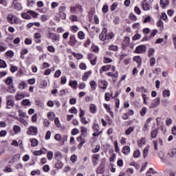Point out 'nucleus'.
<instances>
[{
    "instance_id": "nucleus-55",
    "label": "nucleus",
    "mask_w": 176,
    "mask_h": 176,
    "mask_svg": "<svg viewBox=\"0 0 176 176\" xmlns=\"http://www.w3.org/2000/svg\"><path fill=\"white\" fill-rule=\"evenodd\" d=\"M78 36L79 39H85V33H83V32H79Z\"/></svg>"
},
{
    "instance_id": "nucleus-43",
    "label": "nucleus",
    "mask_w": 176,
    "mask_h": 176,
    "mask_svg": "<svg viewBox=\"0 0 176 176\" xmlns=\"http://www.w3.org/2000/svg\"><path fill=\"white\" fill-rule=\"evenodd\" d=\"M130 44V38L128 36L124 37V39L123 41V45H129Z\"/></svg>"
},
{
    "instance_id": "nucleus-3",
    "label": "nucleus",
    "mask_w": 176,
    "mask_h": 176,
    "mask_svg": "<svg viewBox=\"0 0 176 176\" xmlns=\"http://www.w3.org/2000/svg\"><path fill=\"white\" fill-rule=\"evenodd\" d=\"M146 52V45H139L135 48V52L138 53V54L145 53Z\"/></svg>"
},
{
    "instance_id": "nucleus-34",
    "label": "nucleus",
    "mask_w": 176,
    "mask_h": 176,
    "mask_svg": "<svg viewBox=\"0 0 176 176\" xmlns=\"http://www.w3.org/2000/svg\"><path fill=\"white\" fill-rule=\"evenodd\" d=\"M157 27L160 28L161 30H164V27L163 25V21L162 20H159L157 23Z\"/></svg>"
},
{
    "instance_id": "nucleus-48",
    "label": "nucleus",
    "mask_w": 176,
    "mask_h": 176,
    "mask_svg": "<svg viewBox=\"0 0 176 176\" xmlns=\"http://www.w3.org/2000/svg\"><path fill=\"white\" fill-rule=\"evenodd\" d=\"M21 104H23V105H30L31 102H30V100L24 99L22 100Z\"/></svg>"
},
{
    "instance_id": "nucleus-51",
    "label": "nucleus",
    "mask_w": 176,
    "mask_h": 176,
    "mask_svg": "<svg viewBox=\"0 0 176 176\" xmlns=\"http://www.w3.org/2000/svg\"><path fill=\"white\" fill-rule=\"evenodd\" d=\"M69 112H70V113L76 114V113H78V109H76V108L73 107L69 109Z\"/></svg>"
},
{
    "instance_id": "nucleus-4",
    "label": "nucleus",
    "mask_w": 176,
    "mask_h": 176,
    "mask_svg": "<svg viewBox=\"0 0 176 176\" xmlns=\"http://www.w3.org/2000/svg\"><path fill=\"white\" fill-rule=\"evenodd\" d=\"M28 135H38V128L36 126H30L29 131L27 132Z\"/></svg>"
},
{
    "instance_id": "nucleus-14",
    "label": "nucleus",
    "mask_w": 176,
    "mask_h": 176,
    "mask_svg": "<svg viewBox=\"0 0 176 176\" xmlns=\"http://www.w3.org/2000/svg\"><path fill=\"white\" fill-rule=\"evenodd\" d=\"M158 156L161 159L162 162H163V163H166V162H167V157H166L163 151L159 153Z\"/></svg>"
},
{
    "instance_id": "nucleus-37",
    "label": "nucleus",
    "mask_w": 176,
    "mask_h": 176,
    "mask_svg": "<svg viewBox=\"0 0 176 176\" xmlns=\"http://www.w3.org/2000/svg\"><path fill=\"white\" fill-rule=\"evenodd\" d=\"M100 148L101 147L100 146V145H96V147L92 150V153H97L100 152Z\"/></svg>"
},
{
    "instance_id": "nucleus-50",
    "label": "nucleus",
    "mask_w": 176,
    "mask_h": 176,
    "mask_svg": "<svg viewBox=\"0 0 176 176\" xmlns=\"http://www.w3.org/2000/svg\"><path fill=\"white\" fill-rule=\"evenodd\" d=\"M54 123L56 127H61V124H60V120H58V118H55Z\"/></svg>"
},
{
    "instance_id": "nucleus-52",
    "label": "nucleus",
    "mask_w": 176,
    "mask_h": 176,
    "mask_svg": "<svg viewBox=\"0 0 176 176\" xmlns=\"http://www.w3.org/2000/svg\"><path fill=\"white\" fill-rule=\"evenodd\" d=\"M155 64H156V59L155 58H151L150 59V66L153 67Z\"/></svg>"
},
{
    "instance_id": "nucleus-27",
    "label": "nucleus",
    "mask_w": 176,
    "mask_h": 176,
    "mask_svg": "<svg viewBox=\"0 0 176 176\" xmlns=\"http://www.w3.org/2000/svg\"><path fill=\"white\" fill-rule=\"evenodd\" d=\"M134 131V128L133 126L129 127L126 131H125V134L126 135H130L131 133Z\"/></svg>"
},
{
    "instance_id": "nucleus-32",
    "label": "nucleus",
    "mask_w": 176,
    "mask_h": 176,
    "mask_svg": "<svg viewBox=\"0 0 176 176\" xmlns=\"http://www.w3.org/2000/svg\"><path fill=\"white\" fill-rule=\"evenodd\" d=\"M109 50H112L113 52H118L119 47L117 45H111L109 47Z\"/></svg>"
},
{
    "instance_id": "nucleus-2",
    "label": "nucleus",
    "mask_w": 176,
    "mask_h": 176,
    "mask_svg": "<svg viewBox=\"0 0 176 176\" xmlns=\"http://www.w3.org/2000/svg\"><path fill=\"white\" fill-rule=\"evenodd\" d=\"M47 38H49V39H52L54 43L60 41V36H57L56 34L52 32L48 33Z\"/></svg>"
},
{
    "instance_id": "nucleus-49",
    "label": "nucleus",
    "mask_w": 176,
    "mask_h": 176,
    "mask_svg": "<svg viewBox=\"0 0 176 176\" xmlns=\"http://www.w3.org/2000/svg\"><path fill=\"white\" fill-rule=\"evenodd\" d=\"M28 13H29L30 16H32V17H36V16H38V13L32 10L28 11Z\"/></svg>"
},
{
    "instance_id": "nucleus-33",
    "label": "nucleus",
    "mask_w": 176,
    "mask_h": 176,
    "mask_svg": "<svg viewBox=\"0 0 176 176\" xmlns=\"http://www.w3.org/2000/svg\"><path fill=\"white\" fill-rule=\"evenodd\" d=\"M31 146H38V140L36 139H31Z\"/></svg>"
},
{
    "instance_id": "nucleus-17",
    "label": "nucleus",
    "mask_w": 176,
    "mask_h": 176,
    "mask_svg": "<svg viewBox=\"0 0 176 176\" xmlns=\"http://www.w3.org/2000/svg\"><path fill=\"white\" fill-rule=\"evenodd\" d=\"M24 97H25V94H19V93H16V94L15 96V100L16 101H20V100H23V98H24Z\"/></svg>"
},
{
    "instance_id": "nucleus-7",
    "label": "nucleus",
    "mask_w": 176,
    "mask_h": 176,
    "mask_svg": "<svg viewBox=\"0 0 176 176\" xmlns=\"http://www.w3.org/2000/svg\"><path fill=\"white\" fill-rule=\"evenodd\" d=\"M6 83L12 89V93H16V89H14V85H13V79L11 77L7 78Z\"/></svg>"
},
{
    "instance_id": "nucleus-12",
    "label": "nucleus",
    "mask_w": 176,
    "mask_h": 176,
    "mask_svg": "<svg viewBox=\"0 0 176 176\" xmlns=\"http://www.w3.org/2000/svg\"><path fill=\"white\" fill-rule=\"evenodd\" d=\"M63 157V154L60 151H56L54 153V159L57 160V162H60L61 158Z\"/></svg>"
},
{
    "instance_id": "nucleus-39",
    "label": "nucleus",
    "mask_w": 176,
    "mask_h": 176,
    "mask_svg": "<svg viewBox=\"0 0 176 176\" xmlns=\"http://www.w3.org/2000/svg\"><path fill=\"white\" fill-rule=\"evenodd\" d=\"M6 62L2 59H0V68H6Z\"/></svg>"
},
{
    "instance_id": "nucleus-45",
    "label": "nucleus",
    "mask_w": 176,
    "mask_h": 176,
    "mask_svg": "<svg viewBox=\"0 0 176 176\" xmlns=\"http://www.w3.org/2000/svg\"><path fill=\"white\" fill-rule=\"evenodd\" d=\"M140 116H145V113H146V107H142V111H140Z\"/></svg>"
},
{
    "instance_id": "nucleus-38",
    "label": "nucleus",
    "mask_w": 176,
    "mask_h": 176,
    "mask_svg": "<svg viewBox=\"0 0 176 176\" xmlns=\"http://www.w3.org/2000/svg\"><path fill=\"white\" fill-rule=\"evenodd\" d=\"M81 134L82 135H86L87 134V128L85 126L81 127Z\"/></svg>"
},
{
    "instance_id": "nucleus-59",
    "label": "nucleus",
    "mask_w": 176,
    "mask_h": 176,
    "mask_svg": "<svg viewBox=\"0 0 176 176\" xmlns=\"http://www.w3.org/2000/svg\"><path fill=\"white\" fill-rule=\"evenodd\" d=\"M76 134H79V129H74L72 131V135H76Z\"/></svg>"
},
{
    "instance_id": "nucleus-54",
    "label": "nucleus",
    "mask_w": 176,
    "mask_h": 176,
    "mask_svg": "<svg viewBox=\"0 0 176 176\" xmlns=\"http://www.w3.org/2000/svg\"><path fill=\"white\" fill-rule=\"evenodd\" d=\"M153 54H155V49L150 48L148 50V56L151 57V56H153Z\"/></svg>"
},
{
    "instance_id": "nucleus-57",
    "label": "nucleus",
    "mask_w": 176,
    "mask_h": 176,
    "mask_svg": "<svg viewBox=\"0 0 176 176\" xmlns=\"http://www.w3.org/2000/svg\"><path fill=\"white\" fill-rule=\"evenodd\" d=\"M129 17H130L131 20H133V21H137V16L133 13H131L129 14Z\"/></svg>"
},
{
    "instance_id": "nucleus-25",
    "label": "nucleus",
    "mask_w": 176,
    "mask_h": 176,
    "mask_svg": "<svg viewBox=\"0 0 176 176\" xmlns=\"http://www.w3.org/2000/svg\"><path fill=\"white\" fill-rule=\"evenodd\" d=\"M69 39V43L71 46H74L75 43H76V39H75V36H70Z\"/></svg>"
},
{
    "instance_id": "nucleus-26",
    "label": "nucleus",
    "mask_w": 176,
    "mask_h": 176,
    "mask_svg": "<svg viewBox=\"0 0 176 176\" xmlns=\"http://www.w3.org/2000/svg\"><path fill=\"white\" fill-rule=\"evenodd\" d=\"M27 86H28V85L23 81L19 84V89H20L21 90H24V89H25Z\"/></svg>"
},
{
    "instance_id": "nucleus-16",
    "label": "nucleus",
    "mask_w": 176,
    "mask_h": 176,
    "mask_svg": "<svg viewBox=\"0 0 176 176\" xmlns=\"http://www.w3.org/2000/svg\"><path fill=\"white\" fill-rule=\"evenodd\" d=\"M89 111L91 113H96L97 112V106L94 104H91L89 105Z\"/></svg>"
},
{
    "instance_id": "nucleus-40",
    "label": "nucleus",
    "mask_w": 176,
    "mask_h": 176,
    "mask_svg": "<svg viewBox=\"0 0 176 176\" xmlns=\"http://www.w3.org/2000/svg\"><path fill=\"white\" fill-rule=\"evenodd\" d=\"M6 56H8V57H13V56H14V52H13V51L12 50H9L8 52H6Z\"/></svg>"
},
{
    "instance_id": "nucleus-13",
    "label": "nucleus",
    "mask_w": 176,
    "mask_h": 176,
    "mask_svg": "<svg viewBox=\"0 0 176 176\" xmlns=\"http://www.w3.org/2000/svg\"><path fill=\"white\" fill-rule=\"evenodd\" d=\"M142 6L143 8V10L146 11V10H151V9H152V6H151V4L146 2H143Z\"/></svg>"
},
{
    "instance_id": "nucleus-31",
    "label": "nucleus",
    "mask_w": 176,
    "mask_h": 176,
    "mask_svg": "<svg viewBox=\"0 0 176 176\" xmlns=\"http://www.w3.org/2000/svg\"><path fill=\"white\" fill-rule=\"evenodd\" d=\"M69 86H71V87H72L73 89H76V87H78V81H70Z\"/></svg>"
},
{
    "instance_id": "nucleus-21",
    "label": "nucleus",
    "mask_w": 176,
    "mask_h": 176,
    "mask_svg": "<svg viewBox=\"0 0 176 176\" xmlns=\"http://www.w3.org/2000/svg\"><path fill=\"white\" fill-rule=\"evenodd\" d=\"M34 39H35L36 43H41V34L36 33L34 34Z\"/></svg>"
},
{
    "instance_id": "nucleus-53",
    "label": "nucleus",
    "mask_w": 176,
    "mask_h": 176,
    "mask_svg": "<svg viewBox=\"0 0 176 176\" xmlns=\"http://www.w3.org/2000/svg\"><path fill=\"white\" fill-rule=\"evenodd\" d=\"M41 175V170H36L31 172V175Z\"/></svg>"
},
{
    "instance_id": "nucleus-46",
    "label": "nucleus",
    "mask_w": 176,
    "mask_h": 176,
    "mask_svg": "<svg viewBox=\"0 0 176 176\" xmlns=\"http://www.w3.org/2000/svg\"><path fill=\"white\" fill-rule=\"evenodd\" d=\"M13 130L15 133H20V131H21V129L20 128V126L17 125H14L13 127Z\"/></svg>"
},
{
    "instance_id": "nucleus-58",
    "label": "nucleus",
    "mask_w": 176,
    "mask_h": 176,
    "mask_svg": "<svg viewBox=\"0 0 176 176\" xmlns=\"http://www.w3.org/2000/svg\"><path fill=\"white\" fill-rule=\"evenodd\" d=\"M51 135H52V132H50V131H47L45 137V140H50Z\"/></svg>"
},
{
    "instance_id": "nucleus-11",
    "label": "nucleus",
    "mask_w": 176,
    "mask_h": 176,
    "mask_svg": "<svg viewBox=\"0 0 176 176\" xmlns=\"http://www.w3.org/2000/svg\"><path fill=\"white\" fill-rule=\"evenodd\" d=\"M99 157H100V155L98 154H95L93 155L92 162H93L94 166H97V164H98Z\"/></svg>"
},
{
    "instance_id": "nucleus-9",
    "label": "nucleus",
    "mask_w": 176,
    "mask_h": 176,
    "mask_svg": "<svg viewBox=\"0 0 176 176\" xmlns=\"http://www.w3.org/2000/svg\"><path fill=\"white\" fill-rule=\"evenodd\" d=\"M99 86H100L101 89L105 90L108 86V81L99 80Z\"/></svg>"
},
{
    "instance_id": "nucleus-62",
    "label": "nucleus",
    "mask_w": 176,
    "mask_h": 176,
    "mask_svg": "<svg viewBox=\"0 0 176 176\" xmlns=\"http://www.w3.org/2000/svg\"><path fill=\"white\" fill-rule=\"evenodd\" d=\"M19 116H23V118H27V113L23 112L22 110L19 111Z\"/></svg>"
},
{
    "instance_id": "nucleus-30",
    "label": "nucleus",
    "mask_w": 176,
    "mask_h": 176,
    "mask_svg": "<svg viewBox=\"0 0 176 176\" xmlns=\"http://www.w3.org/2000/svg\"><path fill=\"white\" fill-rule=\"evenodd\" d=\"M168 156L170 157H174L176 156V148H173L170 152L168 153Z\"/></svg>"
},
{
    "instance_id": "nucleus-15",
    "label": "nucleus",
    "mask_w": 176,
    "mask_h": 176,
    "mask_svg": "<svg viewBox=\"0 0 176 176\" xmlns=\"http://www.w3.org/2000/svg\"><path fill=\"white\" fill-rule=\"evenodd\" d=\"M111 69V65H107L102 66L101 69H100V74H102V72H106V71H109Z\"/></svg>"
},
{
    "instance_id": "nucleus-44",
    "label": "nucleus",
    "mask_w": 176,
    "mask_h": 176,
    "mask_svg": "<svg viewBox=\"0 0 176 176\" xmlns=\"http://www.w3.org/2000/svg\"><path fill=\"white\" fill-rule=\"evenodd\" d=\"M94 131H100V126H98V124H94L92 126Z\"/></svg>"
},
{
    "instance_id": "nucleus-56",
    "label": "nucleus",
    "mask_w": 176,
    "mask_h": 176,
    "mask_svg": "<svg viewBox=\"0 0 176 176\" xmlns=\"http://www.w3.org/2000/svg\"><path fill=\"white\" fill-rule=\"evenodd\" d=\"M132 39L133 41H138V39H141V35L140 34H137L133 36Z\"/></svg>"
},
{
    "instance_id": "nucleus-22",
    "label": "nucleus",
    "mask_w": 176,
    "mask_h": 176,
    "mask_svg": "<svg viewBox=\"0 0 176 176\" xmlns=\"http://www.w3.org/2000/svg\"><path fill=\"white\" fill-rule=\"evenodd\" d=\"M77 141L80 142V148H82V146H83V145L86 143V141H85L82 136H79L78 138H77Z\"/></svg>"
},
{
    "instance_id": "nucleus-60",
    "label": "nucleus",
    "mask_w": 176,
    "mask_h": 176,
    "mask_svg": "<svg viewBox=\"0 0 176 176\" xmlns=\"http://www.w3.org/2000/svg\"><path fill=\"white\" fill-rule=\"evenodd\" d=\"M104 63H105L106 64H108L109 63H112V59H111L108 57L104 56Z\"/></svg>"
},
{
    "instance_id": "nucleus-8",
    "label": "nucleus",
    "mask_w": 176,
    "mask_h": 176,
    "mask_svg": "<svg viewBox=\"0 0 176 176\" xmlns=\"http://www.w3.org/2000/svg\"><path fill=\"white\" fill-rule=\"evenodd\" d=\"M160 3L161 5V8L162 9H166L168 5H170V1L169 0H160Z\"/></svg>"
},
{
    "instance_id": "nucleus-19",
    "label": "nucleus",
    "mask_w": 176,
    "mask_h": 176,
    "mask_svg": "<svg viewBox=\"0 0 176 176\" xmlns=\"http://www.w3.org/2000/svg\"><path fill=\"white\" fill-rule=\"evenodd\" d=\"M21 17L23 19H25L26 20H30L31 19V15L30 13H28V11L27 12H23L21 14Z\"/></svg>"
},
{
    "instance_id": "nucleus-41",
    "label": "nucleus",
    "mask_w": 176,
    "mask_h": 176,
    "mask_svg": "<svg viewBox=\"0 0 176 176\" xmlns=\"http://www.w3.org/2000/svg\"><path fill=\"white\" fill-rule=\"evenodd\" d=\"M148 147L144 148L143 151V157L144 159H146V157H148Z\"/></svg>"
},
{
    "instance_id": "nucleus-6",
    "label": "nucleus",
    "mask_w": 176,
    "mask_h": 176,
    "mask_svg": "<svg viewBox=\"0 0 176 176\" xmlns=\"http://www.w3.org/2000/svg\"><path fill=\"white\" fill-rule=\"evenodd\" d=\"M7 20L10 24H17V17L13 14H9L7 16Z\"/></svg>"
},
{
    "instance_id": "nucleus-47",
    "label": "nucleus",
    "mask_w": 176,
    "mask_h": 176,
    "mask_svg": "<svg viewBox=\"0 0 176 176\" xmlns=\"http://www.w3.org/2000/svg\"><path fill=\"white\" fill-rule=\"evenodd\" d=\"M136 91H140L141 93H146V89L144 87H138Z\"/></svg>"
},
{
    "instance_id": "nucleus-36",
    "label": "nucleus",
    "mask_w": 176,
    "mask_h": 176,
    "mask_svg": "<svg viewBox=\"0 0 176 176\" xmlns=\"http://www.w3.org/2000/svg\"><path fill=\"white\" fill-rule=\"evenodd\" d=\"M63 162L60 161H58L55 164L56 168H58V169L63 168Z\"/></svg>"
},
{
    "instance_id": "nucleus-28",
    "label": "nucleus",
    "mask_w": 176,
    "mask_h": 176,
    "mask_svg": "<svg viewBox=\"0 0 176 176\" xmlns=\"http://www.w3.org/2000/svg\"><path fill=\"white\" fill-rule=\"evenodd\" d=\"M89 85L91 86V90H96V89H97V82H96V81H91Z\"/></svg>"
},
{
    "instance_id": "nucleus-29",
    "label": "nucleus",
    "mask_w": 176,
    "mask_h": 176,
    "mask_svg": "<svg viewBox=\"0 0 176 176\" xmlns=\"http://www.w3.org/2000/svg\"><path fill=\"white\" fill-rule=\"evenodd\" d=\"M141 156V151L140 150H136L133 153V157L135 159H138Z\"/></svg>"
},
{
    "instance_id": "nucleus-42",
    "label": "nucleus",
    "mask_w": 176,
    "mask_h": 176,
    "mask_svg": "<svg viewBox=\"0 0 176 176\" xmlns=\"http://www.w3.org/2000/svg\"><path fill=\"white\" fill-rule=\"evenodd\" d=\"M47 158L48 159V160H52V159H53V151L47 152Z\"/></svg>"
},
{
    "instance_id": "nucleus-5",
    "label": "nucleus",
    "mask_w": 176,
    "mask_h": 176,
    "mask_svg": "<svg viewBox=\"0 0 176 176\" xmlns=\"http://www.w3.org/2000/svg\"><path fill=\"white\" fill-rule=\"evenodd\" d=\"M159 105H160V98H157L150 104L149 108L151 109H155V108H157V107H159Z\"/></svg>"
},
{
    "instance_id": "nucleus-10",
    "label": "nucleus",
    "mask_w": 176,
    "mask_h": 176,
    "mask_svg": "<svg viewBox=\"0 0 176 176\" xmlns=\"http://www.w3.org/2000/svg\"><path fill=\"white\" fill-rule=\"evenodd\" d=\"M100 41H105L107 39V28L103 29L102 32L99 35Z\"/></svg>"
},
{
    "instance_id": "nucleus-35",
    "label": "nucleus",
    "mask_w": 176,
    "mask_h": 176,
    "mask_svg": "<svg viewBox=\"0 0 176 176\" xmlns=\"http://www.w3.org/2000/svg\"><path fill=\"white\" fill-rule=\"evenodd\" d=\"M162 96L164 97H170V90L165 89L162 92Z\"/></svg>"
},
{
    "instance_id": "nucleus-1",
    "label": "nucleus",
    "mask_w": 176,
    "mask_h": 176,
    "mask_svg": "<svg viewBox=\"0 0 176 176\" xmlns=\"http://www.w3.org/2000/svg\"><path fill=\"white\" fill-rule=\"evenodd\" d=\"M12 98H13V96H8L6 97V100H7L6 105H7L8 109H10L13 108V107L14 106V101H13Z\"/></svg>"
},
{
    "instance_id": "nucleus-24",
    "label": "nucleus",
    "mask_w": 176,
    "mask_h": 176,
    "mask_svg": "<svg viewBox=\"0 0 176 176\" xmlns=\"http://www.w3.org/2000/svg\"><path fill=\"white\" fill-rule=\"evenodd\" d=\"M158 131H159V129H157L153 130L151 133V138H156V137H157Z\"/></svg>"
},
{
    "instance_id": "nucleus-64",
    "label": "nucleus",
    "mask_w": 176,
    "mask_h": 176,
    "mask_svg": "<svg viewBox=\"0 0 176 176\" xmlns=\"http://www.w3.org/2000/svg\"><path fill=\"white\" fill-rule=\"evenodd\" d=\"M54 138L56 141H61L62 140L61 135L60 134H56Z\"/></svg>"
},
{
    "instance_id": "nucleus-63",
    "label": "nucleus",
    "mask_w": 176,
    "mask_h": 176,
    "mask_svg": "<svg viewBox=\"0 0 176 176\" xmlns=\"http://www.w3.org/2000/svg\"><path fill=\"white\" fill-rule=\"evenodd\" d=\"M61 75V70H57L54 74L55 78H60V76Z\"/></svg>"
},
{
    "instance_id": "nucleus-18",
    "label": "nucleus",
    "mask_w": 176,
    "mask_h": 176,
    "mask_svg": "<svg viewBox=\"0 0 176 176\" xmlns=\"http://www.w3.org/2000/svg\"><path fill=\"white\" fill-rule=\"evenodd\" d=\"M146 141L145 140V138H142L141 140L138 141V146L139 148L142 147V145H145Z\"/></svg>"
},
{
    "instance_id": "nucleus-20",
    "label": "nucleus",
    "mask_w": 176,
    "mask_h": 176,
    "mask_svg": "<svg viewBox=\"0 0 176 176\" xmlns=\"http://www.w3.org/2000/svg\"><path fill=\"white\" fill-rule=\"evenodd\" d=\"M133 61L138 63V67H140V65H141V63H142V59L141 58V56H137L133 57Z\"/></svg>"
},
{
    "instance_id": "nucleus-61",
    "label": "nucleus",
    "mask_w": 176,
    "mask_h": 176,
    "mask_svg": "<svg viewBox=\"0 0 176 176\" xmlns=\"http://www.w3.org/2000/svg\"><path fill=\"white\" fill-rule=\"evenodd\" d=\"M151 20H152V18L149 16H148L147 17H146L143 23H150Z\"/></svg>"
},
{
    "instance_id": "nucleus-23",
    "label": "nucleus",
    "mask_w": 176,
    "mask_h": 176,
    "mask_svg": "<svg viewBox=\"0 0 176 176\" xmlns=\"http://www.w3.org/2000/svg\"><path fill=\"white\" fill-rule=\"evenodd\" d=\"M122 153L124 155H129L130 153V146H126L122 148Z\"/></svg>"
}]
</instances>
